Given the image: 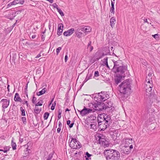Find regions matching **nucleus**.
I'll list each match as a JSON object with an SVG mask.
<instances>
[{
  "label": "nucleus",
  "instance_id": "338daca9",
  "mask_svg": "<svg viewBox=\"0 0 160 160\" xmlns=\"http://www.w3.org/2000/svg\"><path fill=\"white\" fill-rule=\"evenodd\" d=\"M105 65H106V67L108 68H109V66L108 64V63H107V64H104Z\"/></svg>",
  "mask_w": 160,
  "mask_h": 160
},
{
  "label": "nucleus",
  "instance_id": "bf43d9fd",
  "mask_svg": "<svg viewBox=\"0 0 160 160\" xmlns=\"http://www.w3.org/2000/svg\"><path fill=\"white\" fill-rule=\"evenodd\" d=\"M133 146L132 145H131L129 147V150L130 151L131 149H132L133 148Z\"/></svg>",
  "mask_w": 160,
  "mask_h": 160
},
{
  "label": "nucleus",
  "instance_id": "cd10ccee",
  "mask_svg": "<svg viewBox=\"0 0 160 160\" xmlns=\"http://www.w3.org/2000/svg\"><path fill=\"white\" fill-rule=\"evenodd\" d=\"M70 122H71V121L70 120H68L67 121V124L68 125H69V127L70 128H71L72 127L73 125V124H74V123H72L71 124H70Z\"/></svg>",
  "mask_w": 160,
  "mask_h": 160
},
{
  "label": "nucleus",
  "instance_id": "0e129e2a",
  "mask_svg": "<svg viewBox=\"0 0 160 160\" xmlns=\"http://www.w3.org/2000/svg\"><path fill=\"white\" fill-rule=\"evenodd\" d=\"M144 22H147L148 23L147 21V18L144 19Z\"/></svg>",
  "mask_w": 160,
  "mask_h": 160
},
{
  "label": "nucleus",
  "instance_id": "9b49d317",
  "mask_svg": "<svg viewBox=\"0 0 160 160\" xmlns=\"http://www.w3.org/2000/svg\"><path fill=\"white\" fill-rule=\"evenodd\" d=\"M82 30V31L85 34H87L88 32H90L91 31V28L89 26H86L85 27L81 26Z\"/></svg>",
  "mask_w": 160,
  "mask_h": 160
},
{
  "label": "nucleus",
  "instance_id": "473e14b6",
  "mask_svg": "<svg viewBox=\"0 0 160 160\" xmlns=\"http://www.w3.org/2000/svg\"><path fill=\"white\" fill-rule=\"evenodd\" d=\"M62 111L60 109H59L58 111V119H60L61 117V114Z\"/></svg>",
  "mask_w": 160,
  "mask_h": 160
},
{
  "label": "nucleus",
  "instance_id": "5fc2aeb1",
  "mask_svg": "<svg viewBox=\"0 0 160 160\" xmlns=\"http://www.w3.org/2000/svg\"><path fill=\"white\" fill-rule=\"evenodd\" d=\"M4 149H5L6 150H8V151H9V148L8 147H5L4 148Z\"/></svg>",
  "mask_w": 160,
  "mask_h": 160
},
{
  "label": "nucleus",
  "instance_id": "de8ad7c7",
  "mask_svg": "<svg viewBox=\"0 0 160 160\" xmlns=\"http://www.w3.org/2000/svg\"><path fill=\"white\" fill-rule=\"evenodd\" d=\"M18 3L22 4L24 2V0H18Z\"/></svg>",
  "mask_w": 160,
  "mask_h": 160
},
{
  "label": "nucleus",
  "instance_id": "1a4fd4ad",
  "mask_svg": "<svg viewBox=\"0 0 160 160\" xmlns=\"http://www.w3.org/2000/svg\"><path fill=\"white\" fill-rule=\"evenodd\" d=\"M92 110L90 108H88L84 107V108L80 111V113L82 116H84L86 114L91 112Z\"/></svg>",
  "mask_w": 160,
  "mask_h": 160
},
{
  "label": "nucleus",
  "instance_id": "c03bdc74",
  "mask_svg": "<svg viewBox=\"0 0 160 160\" xmlns=\"http://www.w3.org/2000/svg\"><path fill=\"white\" fill-rule=\"evenodd\" d=\"M56 102H54V104H52V106L51 107V109L52 110H53L54 108H55V105H56Z\"/></svg>",
  "mask_w": 160,
  "mask_h": 160
},
{
  "label": "nucleus",
  "instance_id": "79ce46f5",
  "mask_svg": "<svg viewBox=\"0 0 160 160\" xmlns=\"http://www.w3.org/2000/svg\"><path fill=\"white\" fill-rule=\"evenodd\" d=\"M94 76L95 77H98V76H99V73L98 71H95L94 72Z\"/></svg>",
  "mask_w": 160,
  "mask_h": 160
},
{
  "label": "nucleus",
  "instance_id": "f3484780",
  "mask_svg": "<svg viewBox=\"0 0 160 160\" xmlns=\"http://www.w3.org/2000/svg\"><path fill=\"white\" fill-rule=\"evenodd\" d=\"M152 73L150 72L146 77V82H152Z\"/></svg>",
  "mask_w": 160,
  "mask_h": 160
},
{
  "label": "nucleus",
  "instance_id": "e433bc0d",
  "mask_svg": "<svg viewBox=\"0 0 160 160\" xmlns=\"http://www.w3.org/2000/svg\"><path fill=\"white\" fill-rule=\"evenodd\" d=\"M92 108H93L95 110L97 111V109L98 108V104H92Z\"/></svg>",
  "mask_w": 160,
  "mask_h": 160
},
{
  "label": "nucleus",
  "instance_id": "4468645a",
  "mask_svg": "<svg viewBox=\"0 0 160 160\" xmlns=\"http://www.w3.org/2000/svg\"><path fill=\"white\" fill-rule=\"evenodd\" d=\"M63 26L62 23H60L58 25L57 33L58 36H60L61 34L63 31Z\"/></svg>",
  "mask_w": 160,
  "mask_h": 160
},
{
  "label": "nucleus",
  "instance_id": "a18cd8bd",
  "mask_svg": "<svg viewBox=\"0 0 160 160\" xmlns=\"http://www.w3.org/2000/svg\"><path fill=\"white\" fill-rule=\"evenodd\" d=\"M103 63L104 64H107L108 62V58H105L104 59V62Z\"/></svg>",
  "mask_w": 160,
  "mask_h": 160
},
{
  "label": "nucleus",
  "instance_id": "603ef678",
  "mask_svg": "<svg viewBox=\"0 0 160 160\" xmlns=\"http://www.w3.org/2000/svg\"><path fill=\"white\" fill-rule=\"evenodd\" d=\"M68 57L67 55H66L65 57V62H67V60H68Z\"/></svg>",
  "mask_w": 160,
  "mask_h": 160
},
{
  "label": "nucleus",
  "instance_id": "9d476101",
  "mask_svg": "<svg viewBox=\"0 0 160 160\" xmlns=\"http://www.w3.org/2000/svg\"><path fill=\"white\" fill-rule=\"evenodd\" d=\"M10 100L9 99H2L1 102L2 103V108L3 109L7 108L9 105Z\"/></svg>",
  "mask_w": 160,
  "mask_h": 160
},
{
  "label": "nucleus",
  "instance_id": "5701e85b",
  "mask_svg": "<svg viewBox=\"0 0 160 160\" xmlns=\"http://www.w3.org/2000/svg\"><path fill=\"white\" fill-rule=\"evenodd\" d=\"M115 21H116V20H115V18H114L112 17L110 19V25L112 28H113V27L114 26Z\"/></svg>",
  "mask_w": 160,
  "mask_h": 160
},
{
  "label": "nucleus",
  "instance_id": "6ab92c4d",
  "mask_svg": "<svg viewBox=\"0 0 160 160\" xmlns=\"http://www.w3.org/2000/svg\"><path fill=\"white\" fill-rule=\"evenodd\" d=\"M18 3V0H14L12 2L9 3L7 6V8H9L12 6L16 5Z\"/></svg>",
  "mask_w": 160,
  "mask_h": 160
},
{
  "label": "nucleus",
  "instance_id": "7ed1b4c3",
  "mask_svg": "<svg viewBox=\"0 0 160 160\" xmlns=\"http://www.w3.org/2000/svg\"><path fill=\"white\" fill-rule=\"evenodd\" d=\"M152 82H146L144 88L146 90V94L147 96H148L150 99H152V101L156 100L157 98V96L155 94L152 93V90L153 87Z\"/></svg>",
  "mask_w": 160,
  "mask_h": 160
},
{
  "label": "nucleus",
  "instance_id": "680f3d73",
  "mask_svg": "<svg viewBox=\"0 0 160 160\" xmlns=\"http://www.w3.org/2000/svg\"><path fill=\"white\" fill-rule=\"evenodd\" d=\"M23 141V139L22 138H20L19 139V142L21 143H22Z\"/></svg>",
  "mask_w": 160,
  "mask_h": 160
},
{
  "label": "nucleus",
  "instance_id": "4c0bfd02",
  "mask_svg": "<svg viewBox=\"0 0 160 160\" xmlns=\"http://www.w3.org/2000/svg\"><path fill=\"white\" fill-rule=\"evenodd\" d=\"M86 155H87V158H86V160H89V159L88 158H89L91 156H92V154H89L88 152H87L86 153Z\"/></svg>",
  "mask_w": 160,
  "mask_h": 160
},
{
  "label": "nucleus",
  "instance_id": "a19ab883",
  "mask_svg": "<svg viewBox=\"0 0 160 160\" xmlns=\"http://www.w3.org/2000/svg\"><path fill=\"white\" fill-rule=\"evenodd\" d=\"M52 158V154H50L48 156L47 160H51Z\"/></svg>",
  "mask_w": 160,
  "mask_h": 160
},
{
  "label": "nucleus",
  "instance_id": "a878e982",
  "mask_svg": "<svg viewBox=\"0 0 160 160\" xmlns=\"http://www.w3.org/2000/svg\"><path fill=\"white\" fill-rule=\"evenodd\" d=\"M130 140L131 141V142H132V141H133V140L132 138H127L126 139V144L125 145L126 148H127L128 147V146H127L128 145V143H127V142H128V141H129ZM128 142L129 143H132V142Z\"/></svg>",
  "mask_w": 160,
  "mask_h": 160
},
{
  "label": "nucleus",
  "instance_id": "6e6552de",
  "mask_svg": "<svg viewBox=\"0 0 160 160\" xmlns=\"http://www.w3.org/2000/svg\"><path fill=\"white\" fill-rule=\"evenodd\" d=\"M112 152L111 159L113 160L119 159V158H120V153L117 150H114Z\"/></svg>",
  "mask_w": 160,
  "mask_h": 160
},
{
  "label": "nucleus",
  "instance_id": "72a5a7b5",
  "mask_svg": "<svg viewBox=\"0 0 160 160\" xmlns=\"http://www.w3.org/2000/svg\"><path fill=\"white\" fill-rule=\"evenodd\" d=\"M104 140H105L103 138H99V143L100 144H102V145H103V144H104L105 143L104 142Z\"/></svg>",
  "mask_w": 160,
  "mask_h": 160
},
{
  "label": "nucleus",
  "instance_id": "3c124183",
  "mask_svg": "<svg viewBox=\"0 0 160 160\" xmlns=\"http://www.w3.org/2000/svg\"><path fill=\"white\" fill-rule=\"evenodd\" d=\"M41 52H40V53H39L38 54L36 57H35V58H39L41 56Z\"/></svg>",
  "mask_w": 160,
  "mask_h": 160
},
{
  "label": "nucleus",
  "instance_id": "6e6d98bb",
  "mask_svg": "<svg viewBox=\"0 0 160 160\" xmlns=\"http://www.w3.org/2000/svg\"><path fill=\"white\" fill-rule=\"evenodd\" d=\"M61 130V128H58L57 129V132L59 133Z\"/></svg>",
  "mask_w": 160,
  "mask_h": 160
},
{
  "label": "nucleus",
  "instance_id": "09e8293b",
  "mask_svg": "<svg viewBox=\"0 0 160 160\" xmlns=\"http://www.w3.org/2000/svg\"><path fill=\"white\" fill-rule=\"evenodd\" d=\"M90 76H87L85 79L84 82H86L90 78Z\"/></svg>",
  "mask_w": 160,
  "mask_h": 160
},
{
  "label": "nucleus",
  "instance_id": "2f4dec72",
  "mask_svg": "<svg viewBox=\"0 0 160 160\" xmlns=\"http://www.w3.org/2000/svg\"><path fill=\"white\" fill-rule=\"evenodd\" d=\"M43 102V101L42 100H40L38 102L37 104H35V106H41L42 105V103Z\"/></svg>",
  "mask_w": 160,
  "mask_h": 160
},
{
  "label": "nucleus",
  "instance_id": "bb28decb",
  "mask_svg": "<svg viewBox=\"0 0 160 160\" xmlns=\"http://www.w3.org/2000/svg\"><path fill=\"white\" fill-rule=\"evenodd\" d=\"M106 54H104V53H102V55H100L98 57H97L96 58V59H95V60H93L92 62H95V61H96V60H98L99 59L101 58L103 56L105 55H106Z\"/></svg>",
  "mask_w": 160,
  "mask_h": 160
},
{
  "label": "nucleus",
  "instance_id": "f8f14e48",
  "mask_svg": "<svg viewBox=\"0 0 160 160\" xmlns=\"http://www.w3.org/2000/svg\"><path fill=\"white\" fill-rule=\"evenodd\" d=\"M99 103V104H98V108L97 109L98 111H102L107 108L106 105L103 102H100Z\"/></svg>",
  "mask_w": 160,
  "mask_h": 160
},
{
  "label": "nucleus",
  "instance_id": "a211bd4d",
  "mask_svg": "<svg viewBox=\"0 0 160 160\" xmlns=\"http://www.w3.org/2000/svg\"><path fill=\"white\" fill-rule=\"evenodd\" d=\"M14 99V101H15L20 102H21L22 101V99L19 96V94L18 93H15Z\"/></svg>",
  "mask_w": 160,
  "mask_h": 160
},
{
  "label": "nucleus",
  "instance_id": "774afa93",
  "mask_svg": "<svg viewBox=\"0 0 160 160\" xmlns=\"http://www.w3.org/2000/svg\"><path fill=\"white\" fill-rule=\"evenodd\" d=\"M9 85H8V87H7V89H8V92L9 91Z\"/></svg>",
  "mask_w": 160,
  "mask_h": 160
},
{
  "label": "nucleus",
  "instance_id": "ddd939ff",
  "mask_svg": "<svg viewBox=\"0 0 160 160\" xmlns=\"http://www.w3.org/2000/svg\"><path fill=\"white\" fill-rule=\"evenodd\" d=\"M82 32V31L81 26L78 28L76 31L75 33L78 38H80L83 35V33Z\"/></svg>",
  "mask_w": 160,
  "mask_h": 160
},
{
  "label": "nucleus",
  "instance_id": "f704fd0d",
  "mask_svg": "<svg viewBox=\"0 0 160 160\" xmlns=\"http://www.w3.org/2000/svg\"><path fill=\"white\" fill-rule=\"evenodd\" d=\"M57 11L61 16H64L63 13L60 8L57 10Z\"/></svg>",
  "mask_w": 160,
  "mask_h": 160
},
{
  "label": "nucleus",
  "instance_id": "b1692460",
  "mask_svg": "<svg viewBox=\"0 0 160 160\" xmlns=\"http://www.w3.org/2000/svg\"><path fill=\"white\" fill-rule=\"evenodd\" d=\"M114 2H113L112 1H111V8L110 9V12L111 13H113V14H114Z\"/></svg>",
  "mask_w": 160,
  "mask_h": 160
},
{
  "label": "nucleus",
  "instance_id": "f03ea898",
  "mask_svg": "<svg viewBox=\"0 0 160 160\" xmlns=\"http://www.w3.org/2000/svg\"><path fill=\"white\" fill-rule=\"evenodd\" d=\"M131 82L130 79H126L119 85L118 89L121 93L125 95L130 91L131 90Z\"/></svg>",
  "mask_w": 160,
  "mask_h": 160
},
{
  "label": "nucleus",
  "instance_id": "8fccbe9b",
  "mask_svg": "<svg viewBox=\"0 0 160 160\" xmlns=\"http://www.w3.org/2000/svg\"><path fill=\"white\" fill-rule=\"evenodd\" d=\"M124 151L126 152H125V153L128 154V152H129L130 151L129 150V149H126V148H125L124 150Z\"/></svg>",
  "mask_w": 160,
  "mask_h": 160
},
{
  "label": "nucleus",
  "instance_id": "7c9ffc66",
  "mask_svg": "<svg viewBox=\"0 0 160 160\" xmlns=\"http://www.w3.org/2000/svg\"><path fill=\"white\" fill-rule=\"evenodd\" d=\"M107 104L106 105L107 108H110L112 107V103L110 102H107Z\"/></svg>",
  "mask_w": 160,
  "mask_h": 160
},
{
  "label": "nucleus",
  "instance_id": "aec40b11",
  "mask_svg": "<svg viewBox=\"0 0 160 160\" xmlns=\"http://www.w3.org/2000/svg\"><path fill=\"white\" fill-rule=\"evenodd\" d=\"M107 119V116L106 117H104L103 118L101 117H99L98 118V125L99 124H100L101 122H104V121H103L104 120L105 121V120Z\"/></svg>",
  "mask_w": 160,
  "mask_h": 160
},
{
  "label": "nucleus",
  "instance_id": "c9c22d12",
  "mask_svg": "<svg viewBox=\"0 0 160 160\" xmlns=\"http://www.w3.org/2000/svg\"><path fill=\"white\" fill-rule=\"evenodd\" d=\"M22 120L23 124H26L27 123L26 119L25 117H22Z\"/></svg>",
  "mask_w": 160,
  "mask_h": 160
},
{
  "label": "nucleus",
  "instance_id": "393cba45",
  "mask_svg": "<svg viewBox=\"0 0 160 160\" xmlns=\"http://www.w3.org/2000/svg\"><path fill=\"white\" fill-rule=\"evenodd\" d=\"M13 139V138H12L11 141V144L12 149L13 150H15L16 149V147L17 145L16 143L14 142Z\"/></svg>",
  "mask_w": 160,
  "mask_h": 160
},
{
  "label": "nucleus",
  "instance_id": "c756f323",
  "mask_svg": "<svg viewBox=\"0 0 160 160\" xmlns=\"http://www.w3.org/2000/svg\"><path fill=\"white\" fill-rule=\"evenodd\" d=\"M49 115V113L48 112H46L44 114V120H46L48 119V116Z\"/></svg>",
  "mask_w": 160,
  "mask_h": 160
},
{
  "label": "nucleus",
  "instance_id": "412c9836",
  "mask_svg": "<svg viewBox=\"0 0 160 160\" xmlns=\"http://www.w3.org/2000/svg\"><path fill=\"white\" fill-rule=\"evenodd\" d=\"M47 91V89L46 88H44L41 91L37 92V95L38 96H40L44 94Z\"/></svg>",
  "mask_w": 160,
  "mask_h": 160
},
{
  "label": "nucleus",
  "instance_id": "39448f33",
  "mask_svg": "<svg viewBox=\"0 0 160 160\" xmlns=\"http://www.w3.org/2000/svg\"><path fill=\"white\" fill-rule=\"evenodd\" d=\"M107 119L105 120L104 122H101L99 124L98 126L99 128L101 129V130L104 131L107 128H108L112 123V120L109 117L107 116Z\"/></svg>",
  "mask_w": 160,
  "mask_h": 160
},
{
  "label": "nucleus",
  "instance_id": "e2e57ef3",
  "mask_svg": "<svg viewBox=\"0 0 160 160\" xmlns=\"http://www.w3.org/2000/svg\"><path fill=\"white\" fill-rule=\"evenodd\" d=\"M1 150H2V151H3V152H7L8 151V150H5V149H4V150H3V149H1Z\"/></svg>",
  "mask_w": 160,
  "mask_h": 160
},
{
  "label": "nucleus",
  "instance_id": "49530a36",
  "mask_svg": "<svg viewBox=\"0 0 160 160\" xmlns=\"http://www.w3.org/2000/svg\"><path fill=\"white\" fill-rule=\"evenodd\" d=\"M153 37L155 39L158 38L159 37L158 35V34H155V35H152Z\"/></svg>",
  "mask_w": 160,
  "mask_h": 160
},
{
  "label": "nucleus",
  "instance_id": "58836bf2",
  "mask_svg": "<svg viewBox=\"0 0 160 160\" xmlns=\"http://www.w3.org/2000/svg\"><path fill=\"white\" fill-rule=\"evenodd\" d=\"M62 49V48L61 47H59L58 48L56 49V53L57 55H58L59 53L60 52V51Z\"/></svg>",
  "mask_w": 160,
  "mask_h": 160
},
{
  "label": "nucleus",
  "instance_id": "0eeeda50",
  "mask_svg": "<svg viewBox=\"0 0 160 160\" xmlns=\"http://www.w3.org/2000/svg\"><path fill=\"white\" fill-rule=\"evenodd\" d=\"M113 150H105L104 151V154L106 156L107 160H109L111 159L112 157V153Z\"/></svg>",
  "mask_w": 160,
  "mask_h": 160
},
{
  "label": "nucleus",
  "instance_id": "4be33fe9",
  "mask_svg": "<svg viewBox=\"0 0 160 160\" xmlns=\"http://www.w3.org/2000/svg\"><path fill=\"white\" fill-rule=\"evenodd\" d=\"M41 110V108H38V106L35 105V108L34 110V112L36 114H38L40 112Z\"/></svg>",
  "mask_w": 160,
  "mask_h": 160
},
{
  "label": "nucleus",
  "instance_id": "dca6fc26",
  "mask_svg": "<svg viewBox=\"0 0 160 160\" xmlns=\"http://www.w3.org/2000/svg\"><path fill=\"white\" fill-rule=\"evenodd\" d=\"M16 12L14 11H12L9 12L7 15L8 18L10 19H12L16 16Z\"/></svg>",
  "mask_w": 160,
  "mask_h": 160
},
{
  "label": "nucleus",
  "instance_id": "20e7f679",
  "mask_svg": "<svg viewBox=\"0 0 160 160\" xmlns=\"http://www.w3.org/2000/svg\"><path fill=\"white\" fill-rule=\"evenodd\" d=\"M109 98V95L105 92H101L98 93L97 96H96L94 98V100L97 102L99 101H105Z\"/></svg>",
  "mask_w": 160,
  "mask_h": 160
},
{
  "label": "nucleus",
  "instance_id": "13d9d810",
  "mask_svg": "<svg viewBox=\"0 0 160 160\" xmlns=\"http://www.w3.org/2000/svg\"><path fill=\"white\" fill-rule=\"evenodd\" d=\"M90 48V51L91 52V51H92L93 49V47L92 46H90V47H89Z\"/></svg>",
  "mask_w": 160,
  "mask_h": 160
},
{
  "label": "nucleus",
  "instance_id": "c85d7f7f",
  "mask_svg": "<svg viewBox=\"0 0 160 160\" xmlns=\"http://www.w3.org/2000/svg\"><path fill=\"white\" fill-rule=\"evenodd\" d=\"M20 111L22 112L21 115L22 116H25V110L24 109L23 107H21L20 108Z\"/></svg>",
  "mask_w": 160,
  "mask_h": 160
},
{
  "label": "nucleus",
  "instance_id": "f257e3e1",
  "mask_svg": "<svg viewBox=\"0 0 160 160\" xmlns=\"http://www.w3.org/2000/svg\"><path fill=\"white\" fill-rule=\"evenodd\" d=\"M113 63L114 66L112 70L119 75L115 79V83L118 85L121 82L122 77H124L125 73L127 71V66L123 65L122 61L120 60L113 62Z\"/></svg>",
  "mask_w": 160,
  "mask_h": 160
},
{
  "label": "nucleus",
  "instance_id": "2eb2a0df",
  "mask_svg": "<svg viewBox=\"0 0 160 160\" xmlns=\"http://www.w3.org/2000/svg\"><path fill=\"white\" fill-rule=\"evenodd\" d=\"M74 29L73 28H71L65 31L63 33V35L66 36H69L71 35L74 32Z\"/></svg>",
  "mask_w": 160,
  "mask_h": 160
},
{
  "label": "nucleus",
  "instance_id": "423d86ee",
  "mask_svg": "<svg viewBox=\"0 0 160 160\" xmlns=\"http://www.w3.org/2000/svg\"><path fill=\"white\" fill-rule=\"evenodd\" d=\"M70 147L73 149H79L82 147L81 143L76 138H72L69 143Z\"/></svg>",
  "mask_w": 160,
  "mask_h": 160
},
{
  "label": "nucleus",
  "instance_id": "4d7b16f0",
  "mask_svg": "<svg viewBox=\"0 0 160 160\" xmlns=\"http://www.w3.org/2000/svg\"><path fill=\"white\" fill-rule=\"evenodd\" d=\"M36 35L35 34H34L31 36V38L32 39H34L36 38Z\"/></svg>",
  "mask_w": 160,
  "mask_h": 160
},
{
  "label": "nucleus",
  "instance_id": "ea45409f",
  "mask_svg": "<svg viewBox=\"0 0 160 160\" xmlns=\"http://www.w3.org/2000/svg\"><path fill=\"white\" fill-rule=\"evenodd\" d=\"M52 6L54 7V8H56L57 9V10L58 9H59L58 6L57 4H56V3H54L52 4Z\"/></svg>",
  "mask_w": 160,
  "mask_h": 160
},
{
  "label": "nucleus",
  "instance_id": "37998d69",
  "mask_svg": "<svg viewBox=\"0 0 160 160\" xmlns=\"http://www.w3.org/2000/svg\"><path fill=\"white\" fill-rule=\"evenodd\" d=\"M37 98L36 97L33 96L32 99V102L33 103L35 104V101L36 100Z\"/></svg>",
  "mask_w": 160,
  "mask_h": 160
},
{
  "label": "nucleus",
  "instance_id": "864d4df0",
  "mask_svg": "<svg viewBox=\"0 0 160 160\" xmlns=\"http://www.w3.org/2000/svg\"><path fill=\"white\" fill-rule=\"evenodd\" d=\"M58 128H61V127L62 126V124L60 121H59L58 122Z\"/></svg>",
  "mask_w": 160,
  "mask_h": 160
},
{
  "label": "nucleus",
  "instance_id": "69168bd1",
  "mask_svg": "<svg viewBox=\"0 0 160 160\" xmlns=\"http://www.w3.org/2000/svg\"><path fill=\"white\" fill-rule=\"evenodd\" d=\"M47 1H49L51 3H52L53 2V0H47Z\"/></svg>",
  "mask_w": 160,
  "mask_h": 160
},
{
  "label": "nucleus",
  "instance_id": "052dcab7",
  "mask_svg": "<svg viewBox=\"0 0 160 160\" xmlns=\"http://www.w3.org/2000/svg\"><path fill=\"white\" fill-rule=\"evenodd\" d=\"M91 42L90 41L88 43V47L89 48V47H90L91 46Z\"/></svg>",
  "mask_w": 160,
  "mask_h": 160
}]
</instances>
